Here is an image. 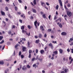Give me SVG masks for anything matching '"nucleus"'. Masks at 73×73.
Returning <instances> with one entry per match:
<instances>
[{
	"mask_svg": "<svg viewBox=\"0 0 73 73\" xmlns=\"http://www.w3.org/2000/svg\"><path fill=\"white\" fill-rule=\"evenodd\" d=\"M38 37L39 38H41V37H42V35H41V34H40L39 35V36Z\"/></svg>",
	"mask_w": 73,
	"mask_h": 73,
	"instance_id": "aec40b11",
	"label": "nucleus"
},
{
	"mask_svg": "<svg viewBox=\"0 0 73 73\" xmlns=\"http://www.w3.org/2000/svg\"><path fill=\"white\" fill-rule=\"evenodd\" d=\"M38 22H37V20H36L35 22H34V25H37V24Z\"/></svg>",
	"mask_w": 73,
	"mask_h": 73,
	"instance_id": "5701e85b",
	"label": "nucleus"
},
{
	"mask_svg": "<svg viewBox=\"0 0 73 73\" xmlns=\"http://www.w3.org/2000/svg\"><path fill=\"white\" fill-rule=\"evenodd\" d=\"M39 42H40L39 40H36L35 43H36V44H38Z\"/></svg>",
	"mask_w": 73,
	"mask_h": 73,
	"instance_id": "f8f14e48",
	"label": "nucleus"
},
{
	"mask_svg": "<svg viewBox=\"0 0 73 73\" xmlns=\"http://www.w3.org/2000/svg\"><path fill=\"white\" fill-rule=\"evenodd\" d=\"M18 15H21V13H20V12H18Z\"/></svg>",
	"mask_w": 73,
	"mask_h": 73,
	"instance_id": "69168bd1",
	"label": "nucleus"
},
{
	"mask_svg": "<svg viewBox=\"0 0 73 73\" xmlns=\"http://www.w3.org/2000/svg\"><path fill=\"white\" fill-rule=\"evenodd\" d=\"M18 1H19L20 3H22V1H21V0H18Z\"/></svg>",
	"mask_w": 73,
	"mask_h": 73,
	"instance_id": "864d4df0",
	"label": "nucleus"
},
{
	"mask_svg": "<svg viewBox=\"0 0 73 73\" xmlns=\"http://www.w3.org/2000/svg\"><path fill=\"white\" fill-rule=\"evenodd\" d=\"M31 12L30 11H29L28 12V14L29 15H31Z\"/></svg>",
	"mask_w": 73,
	"mask_h": 73,
	"instance_id": "6e6d98bb",
	"label": "nucleus"
},
{
	"mask_svg": "<svg viewBox=\"0 0 73 73\" xmlns=\"http://www.w3.org/2000/svg\"><path fill=\"white\" fill-rule=\"evenodd\" d=\"M19 22L21 23H22V20L21 19L19 20Z\"/></svg>",
	"mask_w": 73,
	"mask_h": 73,
	"instance_id": "e2e57ef3",
	"label": "nucleus"
},
{
	"mask_svg": "<svg viewBox=\"0 0 73 73\" xmlns=\"http://www.w3.org/2000/svg\"><path fill=\"white\" fill-rule=\"evenodd\" d=\"M61 35L62 36H66L67 35V33L65 32H63L61 33Z\"/></svg>",
	"mask_w": 73,
	"mask_h": 73,
	"instance_id": "7ed1b4c3",
	"label": "nucleus"
},
{
	"mask_svg": "<svg viewBox=\"0 0 73 73\" xmlns=\"http://www.w3.org/2000/svg\"><path fill=\"white\" fill-rule=\"evenodd\" d=\"M47 48H48V47H47V46H46L44 48V49H45V51H46V49Z\"/></svg>",
	"mask_w": 73,
	"mask_h": 73,
	"instance_id": "5fc2aeb1",
	"label": "nucleus"
},
{
	"mask_svg": "<svg viewBox=\"0 0 73 73\" xmlns=\"http://www.w3.org/2000/svg\"><path fill=\"white\" fill-rule=\"evenodd\" d=\"M8 33L9 35H11V33H12V32H11V31H9L8 32Z\"/></svg>",
	"mask_w": 73,
	"mask_h": 73,
	"instance_id": "dca6fc26",
	"label": "nucleus"
},
{
	"mask_svg": "<svg viewBox=\"0 0 73 73\" xmlns=\"http://www.w3.org/2000/svg\"><path fill=\"white\" fill-rule=\"evenodd\" d=\"M38 60H39V61H40V62H41V61H42V58L40 59V58H38Z\"/></svg>",
	"mask_w": 73,
	"mask_h": 73,
	"instance_id": "2f4dec72",
	"label": "nucleus"
},
{
	"mask_svg": "<svg viewBox=\"0 0 73 73\" xmlns=\"http://www.w3.org/2000/svg\"><path fill=\"white\" fill-rule=\"evenodd\" d=\"M70 50H71V52L73 53V48H71Z\"/></svg>",
	"mask_w": 73,
	"mask_h": 73,
	"instance_id": "c9c22d12",
	"label": "nucleus"
},
{
	"mask_svg": "<svg viewBox=\"0 0 73 73\" xmlns=\"http://www.w3.org/2000/svg\"><path fill=\"white\" fill-rule=\"evenodd\" d=\"M4 64V62L0 61V65H3Z\"/></svg>",
	"mask_w": 73,
	"mask_h": 73,
	"instance_id": "f3484780",
	"label": "nucleus"
},
{
	"mask_svg": "<svg viewBox=\"0 0 73 73\" xmlns=\"http://www.w3.org/2000/svg\"><path fill=\"white\" fill-rule=\"evenodd\" d=\"M64 72H65L66 73L68 71H67V70L66 69H65L64 70Z\"/></svg>",
	"mask_w": 73,
	"mask_h": 73,
	"instance_id": "13d9d810",
	"label": "nucleus"
},
{
	"mask_svg": "<svg viewBox=\"0 0 73 73\" xmlns=\"http://www.w3.org/2000/svg\"><path fill=\"white\" fill-rule=\"evenodd\" d=\"M42 73H45V70H42Z\"/></svg>",
	"mask_w": 73,
	"mask_h": 73,
	"instance_id": "338daca9",
	"label": "nucleus"
},
{
	"mask_svg": "<svg viewBox=\"0 0 73 73\" xmlns=\"http://www.w3.org/2000/svg\"><path fill=\"white\" fill-rule=\"evenodd\" d=\"M41 4L42 6L43 7H44V5H45V3H44L42 2L41 3Z\"/></svg>",
	"mask_w": 73,
	"mask_h": 73,
	"instance_id": "4468645a",
	"label": "nucleus"
},
{
	"mask_svg": "<svg viewBox=\"0 0 73 73\" xmlns=\"http://www.w3.org/2000/svg\"><path fill=\"white\" fill-rule=\"evenodd\" d=\"M64 17L65 18V17H68V15H64Z\"/></svg>",
	"mask_w": 73,
	"mask_h": 73,
	"instance_id": "603ef678",
	"label": "nucleus"
},
{
	"mask_svg": "<svg viewBox=\"0 0 73 73\" xmlns=\"http://www.w3.org/2000/svg\"><path fill=\"white\" fill-rule=\"evenodd\" d=\"M40 53L41 54H43V53H44V50H41L40 51Z\"/></svg>",
	"mask_w": 73,
	"mask_h": 73,
	"instance_id": "ddd939ff",
	"label": "nucleus"
},
{
	"mask_svg": "<svg viewBox=\"0 0 73 73\" xmlns=\"http://www.w3.org/2000/svg\"><path fill=\"white\" fill-rule=\"evenodd\" d=\"M22 47H23L22 48V50L23 52H25V50L26 49V47H23V46H22Z\"/></svg>",
	"mask_w": 73,
	"mask_h": 73,
	"instance_id": "423d86ee",
	"label": "nucleus"
},
{
	"mask_svg": "<svg viewBox=\"0 0 73 73\" xmlns=\"http://www.w3.org/2000/svg\"><path fill=\"white\" fill-rule=\"evenodd\" d=\"M67 6L68 7H70V4L69 3H68L67 5Z\"/></svg>",
	"mask_w": 73,
	"mask_h": 73,
	"instance_id": "a19ab883",
	"label": "nucleus"
},
{
	"mask_svg": "<svg viewBox=\"0 0 73 73\" xmlns=\"http://www.w3.org/2000/svg\"><path fill=\"white\" fill-rule=\"evenodd\" d=\"M38 45L39 46V47H40L41 44L40 43H38Z\"/></svg>",
	"mask_w": 73,
	"mask_h": 73,
	"instance_id": "4d7b16f0",
	"label": "nucleus"
},
{
	"mask_svg": "<svg viewBox=\"0 0 73 73\" xmlns=\"http://www.w3.org/2000/svg\"><path fill=\"white\" fill-rule=\"evenodd\" d=\"M33 3L34 5H36V0H34L33 1Z\"/></svg>",
	"mask_w": 73,
	"mask_h": 73,
	"instance_id": "2eb2a0df",
	"label": "nucleus"
},
{
	"mask_svg": "<svg viewBox=\"0 0 73 73\" xmlns=\"http://www.w3.org/2000/svg\"><path fill=\"white\" fill-rule=\"evenodd\" d=\"M3 38V36H0V41L2 40V39Z\"/></svg>",
	"mask_w": 73,
	"mask_h": 73,
	"instance_id": "a878e982",
	"label": "nucleus"
},
{
	"mask_svg": "<svg viewBox=\"0 0 73 73\" xmlns=\"http://www.w3.org/2000/svg\"><path fill=\"white\" fill-rule=\"evenodd\" d=\"M58 7H59V6L58 5H57L56 6V9L57 10L58 9Z\"/></svg>",
	"mask_w": 73,
	"mask_h": 73,
	"instance_id": "cd10ccee",
	"label": "nucleus"
},
{
	"mask_svg": "<svg viewBox=\"0 0 73 73\" xmlns=\"http://www.w3.org/2000/svg\"><path fill=\"white\" fill-rule=\"evenodd\" d=\"M21 29L22 30H23L24 29V26H22L21 27Z\"/></svg>",
	"mask_w": 73,
	"mask_h": 73,
	"instance_id": "393cba45",
	"label": "nucleus"
},
{
	"mask_svg": "<svg viewBox=\"0 0 73 73\" xmlns=\"http://www.w3.org/2000/svg\"><path fill=\"white\" fill-rule=\"evenodd\" d=\"M59 3V4H60V6H61V9H62L63 8V7H62V2L61 1V0H58Z\"/></svg>",
	"mask_w": 73,
	"mask_h": 73,
	"instance_id": "f257e3e1",
	"label": "nucleus"
},
{
	"mask_svg": "<svg viewBox=\"0 0 73 73\" xmlns=\"http://www.w3.org/2000/svg\"><path fill=\"white\" fill-rule=\"evenodd\" d=\"M5 9L7 11H8V7H6L5 8Z\"/></svg>",
	"mask_w": 73,
	"mask_h": 73,
	"instance_id": "c85d7f7f",
	"label": "nucleus"
},
{
	"mask_svg": "<svg viewBox=\"0 0 73 73\" xmlns=\"http://www.w3.org/2000/svg\"><path fill=\"white\" fill-rule=\"evenodd\" d=\"M68 1H66V2H65L64 3L65 4H66V3H68Z\"/></svg>",
	"mask_w": 73,
	"mask_h": 73,
	"instance_id": "680f3d73",
	"label": "nucleus"
},
{
	"mask_svg": "<svg viewBox=\"0 0 73 73\" xmlns=\"http://www.w3.org/2000/svg\"><path fill=\"white\" fill-rule=\"evenodd\" d=\"M32 56H31V54H29V58H31V57Z\"/></svg>",
	"mask_w": 73,
	"mask_h": 73,
	"instance_id": "c756f323",
	"label": "nucleus"
},
{
	"mask_svg": "<svg viewBox=\"0 0 73 73\" xmlns=\"http://www.w3.org/2000/svg\"><path fill=\"white\" fill-rule=\"evenodd\" d=\"M52 43H54V44H55V43L56 44H57V41H55V42L53 41L52 42Z\"/></svg>",
	"mask_w": 73,
	"mask_h": 73,
	"instance_id": "09e8293b",
	"label": "nucleus"
},
{
	"mask_svg": "<svg viewBox=\"0 0 73 73\" xmlns=\"http://www.w3.org/2000/svg\"><path fill=\"white\" fill-rule=\"evenodd\" d=\"M51 31H52V30H51V29H49L48 30V32H50Z\"/></svg>",
	"mask_w": 73,
	"mask_h": 73,
	"instance_id": "a18cd8bd",
	"label": "nucleus"
},
{
	"mask_svg": "<svg viewBox=\"0 0 73 73\" xmlns=\"http://www.w3.org/2000/svg\"><path fill=\"white\" fill-rule=\"evenodd\" d=\"M26 34L27 35H28V36H31V33H29V34L28 33H26Z\"/></svg>",
	"mask_w": 73,
	"mask_h": 73,
	"instance_id": "bb28decb",
	"label": "nucleus"
},
{
	"mask_svg": "<svg viewBox=\"0 0 73 73\" xmlns=\"http://www.w3.org/2000/svg\"><path fill=\"white\" fill-rule=\"evenodd\" d=\"M22 39L23 40V41H25V40H26L25 38H22Z\"/></svg>",
	"mask_w": 73,
	"mask_h": 73,
	"instance_id": "bf43d9fd",
	"label": "nucleus"
},
{
	"mask_svg": "<svg viewBox=\"0 0 73 73\" xmlns=\"http://www.w3.org/2000/svg\"><path fill=\"white\" fill-rule=\"evenodd\" d=\"M67 15L68 16H69V17H70L72 16V13L68 11L67 12Z\"/></svg>",
	"mask_w": 73,
	"mask_h": 73,
	"instance_id": "f03ea898",
	"label": "nucleus"
},
{
	"mask_svg": "<svg viewBox=\"0 0 73 73\" xmlns=\"http://www.w3.org/2000/svg\"><path fill=\"white\" fill-rule=\"evenodd\" d=\"M13 28L14 29H15V26L13 25V27L12 28V29H13Z\"/></svg>",
	"mask_w": 73,
	"mask_h": 73,
	"instance_id": "49530a36",
	"label": "nucleus"
},
{
	"mask_svg": "<svg viewBox=\"0 0 73 73\" xmlns=\"http://www.w3.org/2000/svg\"><path fill=\"white\" fill-rule=\"evenodd\" d=\"M42 16L43 18H44V19H45V18H46V16H45V14H43L42 15Z\"/></svg>",
	"mask_w": 73,
	"mask_h": 73,
	"instance_id": "6ab92c4d",
	"label": "nucleus"
},
{
	"mask_svg": "<svg viewBox=\"0 0 73 73\" xmlns=\"http://www.w3.org/2000/svg\"><path fill=\"white\" fill-rule=\"evenodd\" d=\"M5 21H8V19L7 18H5Z\"/></svg>",
	"mask_w": 73,
	"mask_h": 73,
	"instance_id": "052dcab7",
	"label": "nucleus"
},
{
	"mask_svg": "<svg viewBox=\"0 0 73 73\" xmlns=\"http://www.w3.org/2000/svg\"><path fill=\"white\" fill-rule=\"evenodd\" d=\"M43 28L44 27L42 26H41L40 27V30H42V31H44V29Z\"/></svg>",
	"mask_w": 73,
	"mask_h": 73,
	"instance_id": "20e7f679",
	"label": "nucleus"
},
{
	"mask_svg": "<svg viewBox=\"0 0 73 73\" xmlns=\"http://www.w3.org/2000/svg\"><path fill=\"white\" fill-rule=\"evenodd\" d=\"M59 27L61 28L62 27V25L61 24V23H60L58 25Z\"/></svg>",
	"mask_w": 73,
	"mask_h": 73,
	"instance_id": "9b49d317",
	"label": "nucleus"
},
{
	"mask_svg": "<svg viewBox=\"0 0 73 73\" xmlns=\"http://www.w3.org/2000/svg\"><path fill=\"white\" fill-rule=\"evenodd\" d=\"M27 27L29 29H30L31 28V25H28L27 26Z\"/></svg>",
	"mask_w": 73,
	"mask_h": 73,
	"instance_id": "4be33fe9",
	"label": "nucleus"
},
{
	"mask_svg": "<svg viewBox=\"0 0 73 73\" xmlns=\"http://www.w3.org/2000/svg\"><path fill=\"white\" fill-rule=\"evenodd\" d=\"M35 59H36L35 58H33L32 60H31V61H34V60H35Z\"/></svg>",
	"mask_w": 73,
	"mask_h": 73,
	"instance_id": "e433bc0d",
	"label": "nucleus"
},
{
	"mask_svg": "<svg viewBox=\"0 0 73 73\" xmlns=\"http://www.w3.org/2000/svg\"><path fill=\"white\" fill-rule=\"evenodd\" d=\"M63 52V50H62L61 49H59V52L61 54H62V53Z\"/></svg>",
	"mask_w": 73,
	"mask_h": 73,
	"instance_id": "9d476101",
	"label": "nucleus"
},
{
	"mask_svg": "<svg viewBox=\"0 0 73 73\" xmlns=\"http://www.w3.org/2000/svg\"><path fill=\"white\" fill-rule=\"evenodd\" d=\"M53 53H54L55 54H57V51H56L53 52Z\"/></svg>",
	"mask_w": 73,
	"mask_h": 73,
	"instance_id": "412c9836",
	"label": "nucleus"
},
{
	"mask_svg": "<svg viewBox=\"0 0 73 73\" xmlns=\"http://www.w3.org/2000/svg\"><path fill=\"white\" fill-rule=\"evenodd\" d=\"M17 46H19V44H17L15 46V48H17Z\"/></svg>",
	"mask_w": 73,
	"mask_h": 73,
	"instance_id": "473e14b6",
	"label": "nucleus"
},
{
	"mask_svg": "<svg viewBox=\"0 0 73 73\" xmlns=\"http://www.w3.org/2000/svg\"><path fill=\"white\" fill-rule=\"evenodd\" d=\"M46 5H48V6L49 5V4L48 3L46 2Z\"/></svg>",
	"mask_w": 73,
	"mask_h": 73,
	"instance_id": "8fccbe9b",
	"label": "nucleus"
},
{
	"mask_svg": "<svg viewBox=\"0 0 73 73\" xmlns=\"http://www.w3.org/2000/svg\"><path fill=\"white\" fill-rule=\"evenodd\" d=\"M46 36H47V35H46V33H45L44 34V37H46Z\"/></svg>",
	"mask_w": 73,
	"mask_h": 73,
	"instance_id": "c03bdc74",
	"label": "nucleus"
},
{
	"mask_svg": "<svg viewBox=\"0 0 73 73\" xmlns=\"http://www.w3.org/2000/svg\"><path fill=\"white\" fill-rule=\"evenodd\" d=\"M70 46H72V45H73V42H71V44H70Z\"/></svg>",
	"mask_w": 73,
	"mask_h": 73,
	"instance_id": "3c124183",
	"label": "nucleus"
},
{
	"mask_svg": "<svg viewBox=\"0 0 73 73\" xmlns=\"http://www.w3.org/2000/svg\"><path fill=\"white\" fill-rule=\"evenodd\" d=\"M38 58V55H37L35 59L36 60H37Z\"/></svg>",
	"mask_w": 73,
	"mask_h": 73,
	"instance_id": "79ce46f5",
	"label": "nucleus"
},
{
	"mask_svg": "<svg viewBox=\"0 0 73 73\" xmlns=\"http://www.w3.org/2000/svg\"><path fill=\"white\" fill-rule=\"evenodd\" d=\"M27 44H28V46H27L28 47H30V43H29V42H28Z\"/></svg>",
	"mask_w": 73,
	"mask_h": 73,
	"instance_id": "a211bd4d",
	"label": "nucleus"
},
{
	"mask_svg": "<svg viewBox=\"0 0 73 73\" xmlns=\"http://www.w3.org/2000/svg\"><path fill=\"white\" fill-rule=\"evenodd\" d=\"M49 46H50L51 47V49H53V45L52 43H50L49 44Z\"/></svg>",
	"mask_w": 73,
	"mask_h": 73,
	"instance_id": "39448f33",
	"label": "nucleus"
},
{
	"mask_svg": "<svg viewBox=\"0 0 73 73\" xmlns=\"http://www.w3.org/2000/svg\"><path fill=\"white\" fill-rule=\"evenodd\" d=\"M8 16L10 18H12V16L10 14H9L8 15Z\"/></svg>",
	"mask_w": 73,
	"mask_h": 73,
	"instance_id": "4c0bfd02",
	"label": "nucleus"
},
{
	"mask_svg": "<svg viewBox=\"0 0 73 73\" xmlns=\"http://www.w3.org/2000/svg\"><path fill=\"white\" fill-rule=\"evenodd\" d=\"M27 68H31V66L29 65H27Z\"/></svg>",
	"mask_w": 73,
	"mask_h": 73,
	"instance_id": "72a5a7b5",
	"label": "nucleus"
},
{
	"mask_svg": "<svg viewBox=\"0 0 73 73\" xmlns=\"http://www.w3.org/2000/svg\"><path fill=\"white\" fill-rule=\"evenodd\" d=\"M21 58H24V56L23 55H21Z\"/></svg>",
	"mask_w": 73,
	"mask_h": 73,
	"instance_id": "37998d69",
	"label": "nucleus"
},
{
	"mask_svg": "<svg viewBox=\"0 0 73 73\" xmlns=\"http://www.w3.org/2000/svg\"><path fill=\"white\" fill-rule=\"evenodd\" d=\"M29 54H31V53H32V50H30L29 51Z\"/></svg>",
	"mask_w": 73,
	"mask_h": 73,
	"instance_id": "b1692460",
	"label": "nucleus"
},
{
	"mask_svg": "<svg viewBox=\"0 0 73 73\" xmlns=\"http://www.w3.org/2000/svg\"><path fill=\"white\" fill-rule=\"evenodd\" d=\"M21 54V51H20L19 52V55L20 56Z\"/></svg>",
	"mask_w": 73,
	"mask_h": 73,
	"instance_id": "f704fd0d",
	"label": "nucleus"
},
{
	"mask_svg": "<svg viewBox=\"0 0 73 73\" xmlns=\"http://www.w3.org/2000/svg\"><path fill=\"white\" fill-rule=\"evenodd\" d=\"M15 9L16 11H17V7L16 6H15Z\"/></svg>",
	"mask_w": 73,
	"mask_h": 73,
	"instance_id": "58836bf2",
	"label": "nucleus"
},
{
	"mask_svg": "<svg viewBox=\"0 0 73 73\" xmlns=\"http://www.w3.org/2000/svg\"><path fill=\"white\" fill-rule=\"evenodd\" d=\"M32 9L33 10V13H36V10L34 9V8H32Z\"/></svg>",
	"mask_w": 73,
	"mask_h": 73,
	"instance_id": "0eeeda50",
	"label": "nucleus"
},
{
	"mask_svg": "<svg viewBox=\"0 0 73 73\" xmlns=\"http://www.w3.org/2000/svg\"><path fill=\"white\" fill-rule=\"evenodd\" d=\"M1 13L2 15L3 16H5V13L4 12H3L2 11H1Z\"/></svg>",
	"mask_w": 73,
	"mask_h": 73,
	"instance_id": "1a4fd4ad",
	"label": "nucleus"
},
{
	"mask_svg": "<svg viewBox=\"0 0 73 73\" xmlns=\"http://www.w3.org/2000/svg\"><path fill=\"white\" fill-rule=\"evenodd\" d=\"M4 40H3L2 41L0 42V44H2L3 43H4Z\"/></svg>",
	"mask_w": 73,
	"mask_h": 73,
	"instance_id": "7c9ffc66",
	"label": "nucleus"
},
{
	"mask_svg": "<svg viewBox=\"0 0 73 73\" xmlns=\"http://www.w3.org/2000/svg\"><path fill=\"white\" fill-rule=\"evenodd\" d=\"M67 50L68 52H70V50L69 49V48H68Z\"/></svg>",
	"mask_w": 73,
	"mask_h": 73,
	"instance_id": "de8ad7c7",
	"label": "nucleus"
},
{
	"mask_svg": "<svg viewBox=\"0 0 73 73\" xmlns=\"http://www.w3.org/2000/svg\"><path fill=\"white\" fill-rule=\"evenodd\" d=\"M43 13H43V12H42V11L40 12V14L41 15H43Z\"/></svg>",
	"mask_w": 73,
	"mask_h": 73,
	"instance_id": "0e129e2a",
	"label": "nucleus"
},
{
	"mask_svg": "<svg viewBox=\"0 0 73 73\" xmlns=\"http://www.w3.org/2000/svg\"><path fill=\"white\" fill-rule=\"evenodd\" d=\"M38 50L37 49H36V53H38Z\"/></svg>",
	"mask_w": 73,
	"mask_h": 73,
	"instance_id": "ea45409f",
	"label": "nucleus"
},
{
	"mask_svg": "<svg viewBox=\"0 0 73 73\" xmlns=\"http://www.w3.org/2000/svg\"><path fill=\"white\" fill-rule=\"evenodd\" d=\"M23 68H22V70H27V67L24 68L25 67V66H23Z\"/></svg>",
	"mask_w": 73,
	"mask_h": 73,
	"instance_id": "6e6552de",
	"label": "nucleus"
},
{
	"mask_svg": "<svg viewBox=\"0 0 73 73\" xmlns=\"http://www.w3.org/2000/svg\"><path fill=\"white\" fill-rule=\"evenodd\" d=\"M22 33H25V31L24 30H22Z\"/></svg>",
	"mask_w": 73,
	"mask_h": 73,
	"instance_id": "774afa93",
	"label": "nucleus"
}]
</instances>
